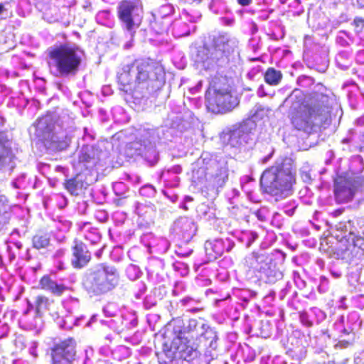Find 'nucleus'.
Instances as JSON below:
<instances>
[{
	"label": "nucleus",
	"mask_w": 364,
	"mask_h": 364,
	"mask_svg": "<svg viewBox=\"0 0 364 364\" xmlns=\"http://www.w3.org/2000/svg\"><path fill=\"white\" fill-rule=\"evenodd\" d=\"M184 3L193 4V3H199L201 0H180Z\"/></svg>",
	"instance_id": "c756f323"
},
{
	"label": "nucleus",
	"mask_w": 364,
	"mask_h": 364,
	"mask_svg": "<svg viewBox=\"0 0 364 364\" xmlns=\"http://www.w3.org/2000/svg\"><path fill=\"white\" fill-rule=\"evenodd\" d=\"M64 8L66 9V11H69V6H65Z\"/></svg>",
	"instance_id": "72a5a7b5"
},
{
	"label": "nucleus",
	"mask_w": 364,
	"mask_h": 364,
	"mask_svg": "<svg viewBox=\"0 0 364 364\" xmlns=\"http://www.w3.org/2000/svg\"><path fill=\"white\" fill-rule=\"evenodd\" d=\"M139 9H142L140 0H122L117 8V16L125 25L126 29L132 32L134 28V15Z\"/></svg>",
	"instance_id": "9d476101"
},
{
	"label": "nucleus",
	"mask_w": 364,
	"mask_h": 364,
	"mask_svg": "<svg viewBox=\"0 0 364 364\" xmlns=\"http://www.w3.org/2000/svg\"><path fill=\"white\" fill-rule=\"evenodd\" d=\"M92 157L87 152H82L79 156V161L82 163H87L91 161Z\"/></svg>",
	"instance_id": "a878e982"
},
{
	"label": "nucleus",
	"mask_w": 364,
	"mask_h": 364,
	"mask_svg": "<svg viewBox=\"0 0 364 364\" xmlns=\"http://www.w3.org/2000/svg\"><path fill=\"white\" fill-rule=\"evenodd\" d=\"M80 174L77 173L73 177L65 180L64 188L73 196H78L80 192L85 189L84 181L79 178Z\"/></svg>",
	"instance_id": "dca6fc26"
},
{
	"label": "nucleus",
	"mask_w": 364,
	"mask_h": 364,
	"mask_svg": "<svg viewBox=\"0 0 364 364\" xmlns=\"http://www.w3.org/2000/svg\"><path fill=\"white\" fill-rule=\"evenodd\" d=\"M364 239L355 235L353 232H349L347 235L342 237L339 240V250L341 252H348V255L356 257L363 255L364 252Z\"/></svg>",
	"instance_id": "9b49d317"
},
{
	"label": "nucleus",
	"mask_w": 364,
	"mask_h": 364,
	"mask_svg": "<svg viewBox=\"0 0 364 364\" xmlns=\"http://www.w3.org/2000/svg\"><path fill=\"white\" fill-rule=\"evenodd\" d=\"M190 338L191 340H193L194 338H198V334L196 335H190L188 336H180L179 341L180 343L178 346V349L179 352L181 353V356L185 360L188 359L189 356L191 355L192 353L195 351V349L191 345H189L190 341H187V343L184 341V340H187L188 338Z\"/></svg>",
	"instance_id": "a211bd4d"
},
{
	"label": "nucleus",
	"mask_w": 364,
	"mask_h": 364,
	"mask_svg": "<svg viewBox=\"0 0 364 364\" xmlns=\"http://www.w3.org/2000/svg\"><path fill=\"white\" fill-rule=\"evenodd\" d=\"M206 333L213 335V340L210 342V345H211L212 343H213V341H215V340H216V335L215 334V333L211 329L207 330L203 335L205 336V334H206Z\"/></svg>",
	"instance_id": "c85d7f7f"
},
{
	"label": "nucleus",
	"mask_w": 364,
	"mask_h": 364,
	"mask_svg": "<svg viewBox=\"0 0 364 364\" xmlns=\"http://www.w3.org/2000/svg\"><path fill=\"white\" fill-rule=\"evenodd\" d=\"M262 257V255H259L257 253L252 252V255L248 257L247 262L248 263V266L250 268H252L256 270H259L258 264L259 260Z\"/></svg>",
	"instance_id": "5701e85b"
},
{
	"label": "nucleus",
	"mask_w": 364,
	"mask_h": 364,
	"mask_svg": "<svg viewBox=\"0 0 364 364\" xmlns=\"http://www.w3.org/2000/svg\"><path fill=\"white\" fill-rule=\"evenodd\" d=\"M164 77V69L159 63L149 58H138L123 68L117 82L120 90L133 95L156 90Z\"/></svg>",
	"instance_id": "f257e3e1"
},
{
	"label": "nucleus",
	"mask_w": 364,
	"mask_h": 364,
	"mask_svg": "<svg viewBox=\"0 0 364 364\" xmlns=\"http://www.w3.org/2000/svg\"><path fill=\"white\" fill-rule=\"evenodd\" d=\"M36 310L39 313L43 309H46L48 304V299L45 296L39 295L36 299Z\"/></svg>",
	"instance_id": "b1692460"
},
{
	"label": "nucleus",
	"mask_w": 364,
	"mask_h": 364,
	"mask_svg": "<svg viewBox=\"0 0 364 364\" xmlns=\"http://www.w3.org/2000/svg\"><path fill=\"white\" fill-rule=\"evenodd\" d=\"M343 333H348V332L347 331V330H346V329H343Z\"/></svg>",
	"instance_id": "f704fd0d"
},
{
	"label": "nucleus",
	"mask_w": 364,
	"mask_h": 364,
	"mask_svg": "<svg viewBox=\"0 0 364 364\" xmlns=\"http://www.w3.org/2000/svg\"><path fill=\"white\" fill-rule=\"evenodd\" d=\"M356 2L360 7L364 8V0H356Z\"/></svg>",
	"instance_id": "2f4dec72"
},
{
	"label": "nucleus",
	"mask_w": 364,
	"mask_h": 364,
	"mask_svg": "<svg viewBox=\"0 0 364 364\" xmlns=\"http://www.w3.org/2000/svg\"><path fill=\"white\" fill-rule=\"evenodd\" d=\"M237 3L243 6H248L251 4L252 0H237Z\"/></svg>",
	"instance_id": "cd10ccee"
},
{
	"label": "nucleus",
	"mask_w": 364,
	"mask_h": 364,
	"mask_svg": "<svg viewBox=\"0 0 364 364\" xmlns=\"http://www.w3.org/2000/svg\"><path fill=\"white\" fill-rule=\"evenodd\" d=\"M70 138L67 135L53 136L47 144V149L53 152L66 150L70 144Z\"/></svg>",
	"instance_id": "2eb2a0df"
},
{
	"label": "nucleus",
	"mask_w": 364,
	"mask_h": 364,
	"mask_svg": "<svg viewBox=\"0 0 364 364\" xmlns=\"http://www.w3.org/2000/svg\"><path fill=\"white\" fill-rule=\"evenodd\" d=\"M82 50L75 45L63 43L48 50V55L55 68L58 75H75L82 63Z\"/></svg>",
	"instance_id": "20e7f679"
},
{
	"label": "nucleus",
	"mask_w": 364,
	"mask_h": 364,
	"mask_svg": "<svg viewBox=\"0 0 364 364\" xmlns=\"http://www.w3.org/2000/svg\"><path fill=\"white\" fill-rule=\"evenodd\" d=\"M238 97L226 76L212 77L205 92V103L208 111L214 114H226L239 105Z\"/></svg>",
	"instance_id": "7ed1b4c3"
},
{
	"label": "nucleus",
	"mask_w": 364,
	"mask_h": 364,
	"mask_svg": "<svg viewBox=\"0 0 364 364\" xmlns=\"http://www.w3.org/2000/svg\"><path fill=\"white\" fill-rule=\"evenodd\" d=\"M14 159L11 140L4 132H0V171L6 168L13 171Z\"/></svg>",
	"instance_id": "f8f14e48"
},
{
	"label": "nucleus",
	"mask_w": 364,
	"mask_h": 364,
	"mask_svg": "<svg viewBox=\"0 0 364 364\" xmlns=\"http://www.w3.org/2000/svg\"><path fill=\"white\" fill-rule=\"evenodd\" d=\"M208 174V168L202 166L192 171V178L194 182L200 183L206 179Z\"/></svg>",
	"instance_id": "4be33fe9"
},
{
	"label": "nucleus",
	"mask_w": 364,
	"mask_h": 364,
	"mask_svg": "<svg viewBox=\"0 0 364 364\" xmlns=\"http://www.w3.org/2000/svg\"><path fill=\"white\" fill-rule=\"evenodd\" d=\"M33 247L39 250L46 247L50 242V239L46 234L38 233L32 238Z\"/></svg>",
	"instance_id": "412c9836"
},
{
	"label": "nucleus",
	"mask_w": 364,
	"mask_h": 364,
	"mask_svg": "<svg viewBox=\"0 0 364 364\" xmlns=\"http://www.w3.org/2000/svg\"><path fill=\"white\" fill-rule=\"evenodd\" d=\"M233 52L234 47L226 35L219 34L213 38L211 58L216 63H228Z\"/></svg>",
	"instance_id": "1a4fd4ad"
},
{
	"label": "nucleus",
	"mask_w": 364,
	"mask_h": 364,
	"mask_svg": "<svg viewBox=\"0 0 364 364\" xmlns=\"http://www.w3.org/2000/svg\"><path fill=\"white\" fill-rule=\"evenodd\" d=\"M119 282L117 269L113 266L100 263L87 276L84 287L89 294L99 296L112 291L117 287Z\"/></svg>",
	"instance_id": "39448f33"
},
{
	"label": "nucleus",
	"mask_w": 364,
	"mask_h": 364,
	"mask_svg": "<svg viewBox=\"0 0 364 364\" xmlns=\"http://www.w3.org/2000/svg\"><path fill=\"white\" fill-rule=\"evenodd\" d=\"M198 326V322L196 320L193 319L190 320L188 323V326L187 328V333H191L193 328H196Z\"/></svg>",
	"instance_id": "bb28decb"
},
{
	"label": "nucleus",
	"mask_w": 364,
	"mask_h": 364,
	"mask_svg": "<svg viewBox=\"0 0 364 364\" xmlns=\"http://www.w3.org/2000/svg\"><path fill=\"white\" fill-rule=\"evenodd\" d=\"M6 10L4 5L2 3H0V15Z\"/></svg>",
	"instance_id": "473e14b6"
},
{
	"label": "nucleus",
	"mask_w": 364,
	"mask_h": 364,
	"mask_svg": "<svg viewBox=\"0 0 364 364\" xmlns=\"http://www.w3.org/2000/svg\"><path fill=\"white\" fill-rule=\"evenodd\" d=\"M307 113L303 115L300 113L294 114L291 122L298 130L309 131L313 129L316 125L322 126L325 122V111L323 106L306 105Z\"/></svg>",
	"instance_id": "0eeeda50"
},
{
	"label": "nucleus",
	"mask_w": 364,
	"mask_h": 364,
	"mask_svg": "<svg viewBox=\"0 0 364 364\" xmlns=\"http://www.w3.org/2000/svg\"><path fill=\"white\" fill-rule=\"evenodd\" d=\"M353 25L356 32H361L364 28V18L362 17H355L353 20Z\"/></svg>",
	"instance_id": "393cba45"
},
{
	"label": "nucleus",
	"mask_w": 364,
	"mask_h": 364,
	"mask_svg": "<svg viewBox=\"0 0 364 364\" xmlns=\"http://www.w3.org/2000/svg\"><path fill=\"white\" fill-rule=\"evenodd\" d=\"M72 251L74 257L72 261L73 267L80 269L85 267L90 262L91 254L82 242L75 241Z\"/></svg>",
	"instance_id": "ddd939ff"
},
{
	"label": "nucleus",
	"mask_w": 364,
	"mask_h": 364,
	"mask_svg": "<svg viewBox=\"0 0 364 364\" xmlns=\"http://www.w3.org/2000/svg\"><path fill=\"white\" fill-rule=\"evenodd\" d=\"M85 238H86L87 240H90V238H89V237H88L87 235H85Z\"/></svg>",
	"instance_id": "c9c22d12"
},
{
	"label": "nucleus",
	"mask_w": 364,
	"mask_h": 364,
	"mask_svg": "<svg viewBox=\"0 0 364 364\" xmlns=\"http://www.w3.org/2000/svg\"><path fill=\"white\" fill-rule=\"evenodd\" d=\"M282 77L283 75L282 72L274 68H268L264 75L265 82L271 86H276L279 85Z\"/></svg>",
	"instance_id": "6ab92c4d"
},
{
	"label": "nucleus",
	"mask_w": 364,
	"mask_h": 364,
	"mask_svg": "<svg viewBox=\"0 0 364 364\" xmlns=\"http://www.w3.org/2000/svg\"><path fill=\"white\" fill-rule=\"evenodd\" d=\"M364 192V176L349 175L348 173L337 174L333 181V193L337 204L352 202L355 197Z\"/></svg>",
	"instance_id": "423d86ee"
},
{
	"label": "nucleus",
	"mask_w": 364,
	"mask_h": 364,
	"mask_svg": "<svg viewBox=\"0 0 364 364\" xmlns=\"http://www.w3.org/2000/svg\"><path fill=\"white\" fill-rule=\"evenodd\" d=\"M296 165L290 156L279 157L266 168L260 178L262 191L272 196L284 198L291 196L296 183Z\"/></svg>",
	"instance_id": "f03ea898"
},
{
	"label": "nucleus",
	"mask_w": 364,
	"mask_h": 364,
	"mask_svg": "<svg viewBox=\"0 0 364 364\" xmlns=\"http://www.w3.org/2000/svg\"><path fill=\"white\" fill-rule=\"evenodd\" d=\"M343 212V208H339L338 210H336L334 212H333V215L335 216H338L339 215H341L342 213Z\"/></svg>",
	"instance_id": "7c9ffc66"
},
{
	"label": "nucleus",
	"mask_w": 364,
	"mask_h": 364,
	"mask_svg": "<svg viewBox=\"0 0 364 364\" xmlns=\"http://www.w3.org/2000/svg\"><path fill=\"white\" fill-rule=\"evenodd\" d=\"M228 179V173L225 168H219L216 173L212 176V180L217 188H222L225 186Z\"/></svg>",
	"instance_id": "aec40b11"
},
{
	"label": "nucleus",
	"mask_w": 364,
	"mask_h": 364,
	"mask_svg": "<svg viewBox=\"0 0 364 364\" xmlns=\"http://www.w3.org/2000/svg\"><path fill=\"white\" fill-rule=\"evenodd\" d=\"M50 364H73L77 358V342L68 337L50 348Z\"/></svg>",
	"instance_id": "6e6552de"
},
{
	"label": "nucleus",
	"mask_w": 364,
	"mask_h": 364,
	"mask_svg": "<svg viewBox=\"0 0 364 364\" xmlns=\"http://www.w3.org/2000/svg\"><path fill=\"white\" fill-rule=\"evenodd\" d=\"M39 285L41 289L50 291L52 294L58 296H61L63 292L70 289L63 284H58L48 274L43 275L41 278Z\"/></svg>",
	"instance_id": "4468645a"
},
{
	"label": "nucleus",
	"mask_w": 364,
	"mask_h": 364,
	"mask_svg": "<svg viewBox=\"0 0 364 364\" xmlns=\"http://www.w3.org/2000/svg\"><path fill=\"white\" fill-rule=\"evenodd\" d=\"M11 205L9 198L4 194H0V224L9 223L11 218Z\"/></svg>",
	"instance_id": "f3484780"
}]
</instances>
